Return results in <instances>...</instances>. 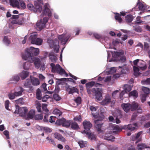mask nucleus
Returning a JSON list of instances; mask_svg holds the SVG:
<instances>
[{
	"mask_svg": "<svg viewBox=\"0 0 150 150\" xmlns=\"http://www.w3.org/2000/svg\"><path fill=\"white\" fill-rule=\"evenodd\" d=\"M107 62H110L118 60L120 62H124L126 61L124 52H117L107 51Z\"/></svg>",
	"mask_w": 150,
	"mask_h": 150,
	"instance_id": "1",
	"label": "nucleus"
},
{
	"mask_svg": "<svg viewBox=\"0 0 150 150\" xmlns=\"http://www.w3.org/2000/svg\"><path fill=\"white\" fill-rule=\"evenodd\" d=\"M39 53V50L38 48L31 47L25 49L24 53L22 55V58L23 59L28 60L30 62H33L34 58L33 57V54L37 55Z\"/></svg>",
	"mask_w": 150,
	"mask_h": 150,
	"instance_id": "2",
	"label": "nucleus"
},
{
	"mask_svg": "<svg viewBox=\"0 0 150 150\" xmlns=\"http://www.w3.org/2000/svg\"><path fill=\"white\" fill-rule=\"evenodd\" d=\"M98 120H96L95 121V126L98 132V134L100 138H103L104 139L109 140V141H113L115 137L112 135H111V132H110V130L107 131L108 132H106V129L105 130L106 133L104 135L103 132L101 129L102 126V123L101 122L99 124H98Z\"/></svg>",
	"mask_w": 150,
	"mask_h": 150,
	"instance_id": "3",
	"label": "nucleus"
},
{
	"mask_svg": "<svg viewBox=\"0 0 150 150\" xmlns=\"http://www.w3.org/2000/svg\"><path fill=\"white\" fill-rule=\"evenodd\" d=\"M85 130L81 133L83 134H86L88 136L89 139L92 140H95L96 139V137L93 134H91L89 132H87L90 130L92 127V124L89 121L86 120L84 121L83 123Z\"/></svg>",
	"mask_w": 150,
	"mask_h": 150,
	"instance_id": "4",
	"label": "nucleus"
},
{
	"mask_svg": "<svg viewBox=\"0 0 150 150\" xmlns=\"http://www.w3.org/2000/svg\"><path fill=\"white\" fill-rule=\"evenodd\" d=\"M87 92L89 94H93L94 95L97 101L101 100L103 98V91L101 88H93L92 89L88 88Z\"/></svg>",
	"mask_w": 150,
	"mask_h": 150,
	"instance_id": "5",
	"label": "nucleus"
},
{
	"mask_svg": "<svg viewBox=\"0 0 150 150\" xmlns=\"http://www.w3.org/2000/svg\"><path fill=\"white\" fill-rule=\"evenodd\" d=\"M50 66L52 67V72H57L60 75L64 76H67L68 74L67 73L59 64H57L55 65L54 63H51L50 64Z\"/></svg>",
	"mask_w": 150,
	"mask_h": 150,
	"instance_id": "6",
	"label": "nucleus"
},
{
	"mask_svg": "<svg viewBox=\"0 0 150 150\" xmlns=\"http://www.w3.org/2000/svg\"><path fill=\"white\" fill-rule=\"evenodd\" d=\"M38 35L37 33L36 32L31 33L29 40L31 42L32 44L41 45L43 40L42 39L38 38Z\"/></svg>",
	"mask_w": 150,
	"mask_h": 150,
	"instance_id": "7",
	"label": "nucleus"
},
{
	"mask_svg": "<svg viewBox=\"0 0 150 150\" xmlns=\"http://www.w3.org/2000/svg\"><path fill=\"white\" fill-rule=\"evenodd\" d=\"M90 108L92 112V114L93 117L95 119L94 120V121L95 122L96 120H98V124L101 122L100 121L103 120L104 118V116L103 114L102 113H100L99 115V113H97L96 114H94L93 113L96 111V110L98 108V107L91 106H90Z\"/></svg>",
	"mask_w": 150,
	"mask_h": 150,
	"instance_id": "8",
	"label": "nucleus"
},
{
	"mask_svg": "<svg viewBox=\"0 0 150 150\" xmlns=\"http://www.w3.org/2000/svg\"><path fill=\"white\" fill-rule=\"evenodd\" d=\"M138 107V104L135 102H133L132 105L128 103H123L122 107L125 111L127 112L129 110L133 111L135 110Z\"/></svg>",
	"mask_w": 150,
	"mask_h": 150,
	"instance_id": "9",
	"label": "nucleus"
},
{
	"mask_svg": "<svg viewBox=\"0 0 150 150\" xmlns=\"http://www.w3.org/2000/svg\"><path fill=\"white\" fill-rule=\"evenodd\" d=\"M28 110L26 107H22L19 108L18 106H16V110L14 113L18 114L19 115L25 119L26 114L28 113Z\"/></svg>",
	"mask_w": 150,
	"mask_h": 150,
	"instance_id": "10",
	"label": "nucleus"
},
{
	"mask_svg": "<svg viewBox=\"0 0 150 150\" xmlns=\"http://www.w3.org/2000/svg\"><path fill=\"white\" fill-rule=\"evenodd\" d=\"M31 82L33 85L34 86H37L40 84L39 81L38 79L30 77V80L27 79L24 84V86L26 88H31Z\"/></svg>",
	"mask_w": 150,
	"mask_h": 150,
	"instance_id": "11",
	"label": "nucleus"
},
{
	"mask_svg": "<svg viewBox=\"0 0 150 150\" xmlns=\"http://www.w3.org/2000/svg\"><path fill=\"white\" fill-rule=\"evenodd\" d=\"M70 37V35L69 34L66 33L58 35V38L61 44L65 45Z\"/></svg>",
	"mask_w": 150,
	"mask_h": 150,
	"instance_id": "12",
	"label": "nucleus"
},
{
	"mask_svg": "<svg viewBox=\"0 0 150 150\" xmlns=\"http://www.w3.org/2000/svg\"><path fill=\"white\" fill-rule=\"evenodd\" d=\"M47 42L49 44L50 47L53 48L54 50L56 52H58L59 50V42L57 40L52 41V40L48 39L47 40Z\"/></svg>",
	"mask_w": 150,
	"mask_h": 150,
	"instance_id": "13",
	"label": "nucleus"
},
{
	"mask_svg": "<svg viewBox=\"0 0 150 150\" xmlns=\"http://www.w3.org/2000/svg\"><path fill=\"white\" fill-rule=\"evenodd\" d=\"M122 88L123 90L121 92L119 96L121 100L123 99V96L125 93L129 92L131 90L132 86L127 84H125L123 86Z\"/></svg>",
	"mask_w": 150,
	"mask_h": 150,
	"instance_id": "14",
	"label": "nucleus"
},
{
	"mask_svg": "<svg viewBox=\"0 0 150 150\" xmlns=\"http://www.w3.org/2000/svg\"><path fill=\"white\" fill-rule=\"evenodd\" d=\"M47 19H39L36 23L38 30H41L45 25V23L47 22Z\"/></svg>",
	"mask_w": 150,
	"mask_h": 150,
	"instance_id": "15",
	"label": "nucleus"
},
{
	"mask_svg": "<svg viewBox=\"0 0 150 150\" xmlns=\"http://www.w3.org/2000/svg\"><path fill=\"white\" fill-rule=\"evenodd\" d=\"M134 65H137L138 67L142 70L145 69L146 66L144 64V62L138 59H136L133 62Z\"/></svg>",
	"mask_w": 150,
	"mask_h": 150,
	"instance_id": "16",
	"label": "nucleus"
},
{
	"mask_svg": "<svg viewBox=\"0 0 150 150\" xmlns=\"http://www.w3.org/2000/svg\"><path fill=\"white\" fill-rule=\"evenodd\" d=\"M112 102L111 98L110 96L108 94L105 95L104 99L101 102V105H108Z\"/></svg>",
	"mask_w": 150,
	"mask_h": 150,
	"instance_id": "17",
	"label": "nucleus"
},
{
	"mask_svg": "<svg viewBox=\"0 0 150 150\" xmlns=\"http://www.w3.org/2000/svg\"><path fill=\"white\" fill-rule=\"evenodd\" d=\"M120 130V128L116 125H113L112 124L110 125L109 126L107 129L106 131L110 130V132L113 133H115L118 132ZM108 131H106V132H108Z\"/></svg>",
	"mask_w": 150,
	"mask_h": 150,
	"instance_id": "18",
	"label": "nucleus"
},
{
	"mask_svg": "<svg viewBox=\"0 0 150 150\" xmlns=\"http://www.w3.org/2000/svg\"><path fill=\"white\" fill-rule=\"evenodd\" d=\"M43 12L44 13L48 16L49 18H50L52 15L51 12L49 9L50 6L48 3L45 4L44 6Z\"/></svg>",
	"mask_w": 150,
	"mask_h": 150,
	"instance_id": "19",
	"label": "nucleus"
},
{
	"mask_svg": "<svg viewBox=\"0 0 150 150\" xmlns=\"http://www.w3.org/2000/svg\"><path fill=\"white\" fill-rule=\"evenodd\" d=\"M142 132H139L136 135H133L132 136V139L133 140L136 141V143H138L141 140V135Z\"/></svg>",
	"mask_w": 150,
	"mask_h": 150,
	"instance_id": "20",
	"label": "nucleus"
},
{
	"mask_svg": "<svg viewBox=\"0 0 150 150\" xmlns=\"http://www.w3.org/2000/svg\"><path fill=\"white\" fill-rule=\"evenodd\" d=\"M102 84L100 83H95L94 81H91L88 82L86 84V86L88 88L92 87L93 86H95L96 88L98 87H100L102 86Z\"/></svg>",
	"mask_w": 150,
	"mask_h": 150,
	"instance_id": "21",
	"label": "nucleus"
},
{
	"mask_svg": "<svg viewBox=\"0 0 150 150\" xmlns=\"http://www.w3.org/2000/svg\"><path fill=\"white\" fill-rule=\"evenodd\" d=\"M66 90L67 91L69 92V94H72L74 92H77L78 90L75 87H71L69 86H66Z\"/></svg>",
	"mask_w": 150,
	"mask_h": 150,
	"instance_id": "22",
	"label": "nucleus"
},
{
	"mask_svg": "<svg viewBox=\"0 0 150 150\" xmlns=\"http://www.w3.org/2000/svg\"><path fill=\"white\" fill-rule=\"evenodd\" d=\"M97 148L99 150H109L108 146L101 143H99L98 144Z\"/></svg>",
	"mask_w": 150,
	"mask_h": 150,
	"instance_id": "23",
	"label": "nucleus"
},
{
	"mask_svg": "<svg viewBox=\"0 0 150 150\" xmlns=\"http://www.w3.org/2000/svg\"><path fill=\"white\" fill-rule=\"evenodd\" d=\"M33 62H34L35 68L38 69L40 67V65L42 63V59L41 60L39 58H34Z\"/></svg>",
	"mask_w": 150,
	"mask_h": 150,
	"instance_id": "24",
	"label": "nucleus"
},
{
	"mask_svg": "<svg viewBox=\"0 0 150 150\" xmlns=\"http://www.w3.org/2000/svg\"><path fill=\"white\" fill-rule=\"evenodd\" d=\"M127 12H125L124 11H122L120 12V13H114L115 15V19H122L121 16H125L127 14Z\"/></svg>",
	"mask_w": 150,
	"mask_h": 150,
	"instance_id": "25",
	"label": "nucleus"
},
{
	"mask_svg": "<svg viewBox=\"0 0 150 150\" xmlns=\"http://www.w3.org/2000/svg\"><path fill=\"white\" fill-rule=\"evenodd\" d=\"M138 126L137 123H134L132 125L131 124H129L127 125L125 127L126 128L130 131H133L135 130L138 127Z\"/></svg>",
	"mask_w": 150,
	"mask_h": 150,
	"instance_id": "26",
	"label": "nucleus"
},
{
	"mask_svg": "<svg viewBox=\"0 0 150 150\" xmlns=\"http://www.w3.org/2000/svg\"><path fill=\"white\" fill-rule=\"evenodd\" d=\"M35 111L33 110H31L28 113H27L26 114V119H31L35 115Z\"/></svg>",
	"mask_w": 150,
	"mask_h": 150,
	"instance_id": "27",
	"label": "nucleus"
},
{
	"mask_svg": "<svg viewBox=\"0 0 150 150\" xmlns=\"http://www.w3.org/2000/svg\"><path fill=\"white\" fill-rule=\"evenodd\" d=\"M9 1L10 4L13 7H19V3L17 0H9Z\"/></svg>",
	"mask_w": 150,
	"mask_h": 150,
	"instance_id": "28",
	"label": "nucleus"
},
{
	"mask_svg": "<svg viewBox=\"0 0 150 150\" xmlns=\"http://www.w3.org/2000/svg\"><path fill=\"white\" fill-rule=\"evenodd\" d=\"M146 145L144 144H139L137 145V150H142L143 149H144V150H148V147Z\"/></svg>",
	"mask_w": 150,
	"mask_h": 150,
	"instance_id": "29",
	"label": "nucleus"
},
{
	"mask_svg": "<svg viewBox=\"0 0 150 150\" xmlns=\"http://www.w3.org/2000/svg\"><path fill=\"white\" fill-rule=\"evenodd\" d=\"M12 24L21 25L24 22L23 19H12L11 21Z\"/></svg>",
	"mask_w": 150,
	"mask_h": 150,
	"instance_id": "30",
	"label": "nucleus"
},
{
	"mask_svg": "<svg viewBox=\"0 0 150 150\" xmlns=\"http://www.w3.org/2000/svg\"><path fill=\"white\" fill-rule=\"evenodd\" d=\"M54 137L59 140L60 141L62 142H64L66 141V139L64 137L58 133H55Z\"/></svg>",
	"mask_w": 150,
	"mask_h": 150,
	"instance_id": "31",
	"label": "nucleus"
},
{
	"mask_svg": "<svg viewBox=\"0 0 150 150\" xmlns=\"http://www.w3.org/2000/svg\"><path fill=\"white\" fill-rule=\"evenodd\" d=\"M29 75V72L27 71H23L20 74V76L22 79L26 78Z\"/></svg>",
	"mask_w": 150,
	"mask_h": 150,
	"instance_id": "32",
	"label": "nucleus"
},
{
	"mask_svg": "<svg viewBox=\"0 0 150 150\" xmlns=\"http://www.w3.org/2000/svg\"><path fill=\"white\" fill-rule=\"evenodd\" d=\"M70 126L71 129L74 130L78 129L79 128L77 123L72 120Z\"/></svg>",
	"mask_w": 150,
	"mask_h": 150,
	"instance_id": "33",
	"label": "nucleus"
},
{
	"mask_svg": "<svg viewBox=\"0 0 150 150\" xmlns=\"http://www.w3.org/2000/svg\"><path fill=\"white\" fill-rule=\"evenodd\" d=\"M135 17V13L134 12H132L129 13V12H127L125 17V19H133Z\"/></svg>",
	"mask_w": 150,
	"mask_h": 150,
	"instance_id": "34",
	"label": "nucleus"
},
{
	"mask_svg": "<svg viewBox=\"0 0 150 150\" xmlns=\"http://www.w3.org/2000/svg\"><path fill=\"white\" fill-rule=\"evenodd\" d=\"M28 61L29 62H25L23 64V68L25 70H28L31 66L30 63L32 62H30L28 60Z\"/></svg>",
	"mask_w": 150,
	"mask_h": 150,
	"instance_id": "35",
	"label": "nucleus"
},
{
	"mask_svg": "<svg viewBox=\"0 0 150 150\" xmlns=\"http://www.w3.org/2000/svg\"><path fill=\"white\" fill-rule=\"evenodd\" d=\"M53 113L54 115H56L55 116L56 117L57 119H58L59 117L62 114V113L61 111L57 109H55L54 110Z\"/></svg>",
	"mask_w": 150,
	"mask_h": 150,
	"instance_id": "36",
	"label": "nucleus"
},
{
	"mask_svg": "<svg viewBox=\"0 0 150 150\" xmlns=\"http://www.w3.org/2000/svg\"><path fill=\"white\" fill-rule=\"evenodd\" d=\"M49 57L50 59L53 62H55L57 60V57L54 55L53 52H51L49 54Z\"/></svg>",
	"mask_w": 150,
	"mask_h": 150,
	"instance_id": "37",
	"label": "nucleus"
},
{
	"mask_svg": "<svg viewBox=\"0 0 150 150\" xmlns=\"http://www.w3.org/2000/svg\"><path fill=\"white\" fill-rule=\"evenodd\" d=\"M3 41L4 43L7 46L10 43V40L7 36H5L4 37Z\"/></svg>",
	"mask_w": 150,
	"mask_h": 150,
	"instance_id": "38",
	"label": "nucleus"
},
{
	"mask_svg": "<svg viewBox=\"0 0 150 150\" xmlns=\"http://www.w3.org/2000/svg\"><path fill=\"white\" fill-rule=\"evenodd\" d=\"M18 91L15 92V95L16 96H21L22 95L23 90L22 88L19 87L17 88Z\"/></svg>",
	"mask_w": 150,
	"mask_h": 150,
	"instance_id": "39",
	"label": "nucleus"
},
{
	"mask_svg": "<svg viewBox=\"0 0 150 150\" xmlns=\"http://www.w3.org/2000/svg\"><path fill=\"white\" fill-rule=\"evenodd\" d=\"M127 96L129 97L133 96L134 98H137L138 96V94L137 91L134 90L129 93Z\"/></svg>",
	"mask_w": 150,
	"mask_h": 150,
	"instance_id": "40",
	"label": "nucleus"
},
{
	"mask_svg": "<svg viewBox=\"0 0 150 150\" xmlns=\"http://www.w3.org/2000/svg\"><path fill=\"white\" fill-rule=\"evenodd\" d=\"M55 123L57 125H62L63 126V124L64 123L65 119L62 118L60 119H57Z\"/></svg>",
	"mask_w": 150,
	"mask_h": 150,
	"instance_id": "41",
	"label": "nucleus"
},
{
	"mask_svg": "<svg viewBox=\"0 0 150 150\" xmlns=\"http://www.w3.org/2000/svg\"><path fill=\"white\" fill-rule=\"evenodd\" d=\"M71 121V120H66L65 119L63 127L67 128L69 127L70 126Z\"/></svg>",
	"mask_w": 150,
	"mask_h": 150,
	"instance_id": "42",
	"label": "nucleus"
},
{
	"mask_svg": "<svg viewBox=\"0 0 150 150\" xmlns=\"http://www.w3.org/2000/svg\"><path fill=\"white\" fill-rule=\"evenodd\" d=\"M120 71H121V74H126L128 72V69L126 67H119Z\"/></svg>",
	"mask_w": 150,
	"mask_h": 150,
	"instance_id": "43",
	"label": "nucleus"
},
{
	"mask_svg": "<svg viewBox=\"0 0 150 150\" xmlns=\"http://www.w3.org/2000/svg\"><path fill=\"white\" fill-rule=\"evenodd\" d=\"M116 70L115 67H112L110 68L109 71L106 70V72L107 73V74H113L115 72Z\"/></svg>",
	"mask_w": 150,
	"mask_h": 150,
	"instance_id": "44",
	"label": "nucleus"
},
{
	"mask_svg": "<svg viewBox=\"0 0 150 150\" xmlns=\"http://www.w3.org/2000/svg\"><path fill=\"white\" fill-rule=\"evenodd\" d=\"M35 105L38 111L39 112H41L42 111V109L41 104L38 101H36Z\"/></svg>",
	"mask_w": 150,
	"mask_h": 150,
	"instance_id": "45",
	"label": "nucleus"
},
{
	"mask_svg": "<svg viewBox=\"0 0 150 150\" xmlns=\"http://www.w3.org/2000/svg\"><path fill=\"white\" fill-rule=\"evenodd\" d=\"M137 5L138 6V8L139 10L144 11L146 7L142 3L140 2L138 3Z\"/></svg>",
	"mask_w": 150,
	"mask_h": 150,
	"instance_id": "46",
	"label": "nucleus"
},
{
	"mask_svg": "<svg viewBox=\"0 0 150 150\" xmlns=\"http://www.w3.org/2000/svg\"><path fill=\"white\" fill-rule=\"evenodd\" d=\"M139 67L134 66L133 67V70L134 71V75L136 76H137L139 74Z\"/></svg>",
	"mask_w": 150,
	"mask_h": 150,
	"instance_id": "47",
	"label": "nucleus"
},
{
	"mask_svg": "<svg viewBox=\"0 0 150 150\" xmlns=\"http://www.w3.org/2000/svg\"><path fill=\"white\" fill-rule=\"evenodd\" d=\"M36 96L38 100H40L41 97V92L39 89H38L36 92Z\"/></svg>",
	"mask_w": 150,
	"mask_h": 150,
	"instance_id": "48",
	"label": "nucleus"
},
{
	"mask_svg": "<svg viewBox=\"0 0 150 150\" xmlns=\"http://www.w3.org/2000/svg\"><path fill=\"white\" fill-rule=\"evenodd\" d=\"M19 77L17 75H15L13 76L11 79L12 81H13L15 82H18L19 80Z\"/></svg>",
	"mask_w": 150,
	"mask_h": 150,
	"instance_id": "49",
	"label": "nucleus"
},
{
	"mask_svg": "<svg viewBox=\"0 0 150 150\" xmlns=\"http://www.w3.org/2000/svg\"><path fill=\"white\" fill-rule=\"evenodd\" d=\"M42 9V7L40 4L35 6L34 8V9L35 10V11H41Z\"/></svg>",
	"mask_w": 150,
	"mask_h": 150,
	"instance_id": "50",
	"label": "nucleus"
},
{
	"mask_svg": "<svg viewBox=\"0 0 150 150\" xmlns=\"http://www.w3.org/2000/svg\"><path fill=\"white\" fill-rule=\"evenodd\" d=\"M142 90L143 92L146 95L148 94L149 93V89L147 88L142 87Z\"/></svg>",
	"mask_w": 150,
	"mask_h": 150,
	"instance_id": "51",
	"label": "nucleus"
},
{
	"mask_svg": "<svg viewBox=\"0 0 150 150\" xmlns=\"http://www.w3.org/2000/svg\"><path fill=\"white\" fill-rule=\"evenodd\" d=\"M78 144H79L81 148H83V147L85 146V145L86 144V142L80 141L78 142Z\"/></svg>",
	"mask_w": 150,
	"mask_h": 150,
	"instance_id": "52",
	"label": "nucleus"
},
{
	"mask_svg": "<svg viewBox=\"0 0 150 150\" xmlns=\"http://www.w3.org/2000/svg\"><path fill=\"white\" fill-rule=\"evenodd\" d=\"M8 97L10 99H13L15 98V96H16L15 93H10L8 95Z\"/></svg>",
	"mask_w": 150,
	"mask_h": 150,
	"instance_id": "53",
	"label": "nucleus"
},
{
	"mask_svg": "<svg viewBox=\"0 0 150 150\" xmlns=\"http://www.w3.org/2000/svg\"><path fill=\"white\" fill-rule=\"evenodd\" d=\"M23 99L22 98H20L16 100V103L18 104H23L24 103Z\"/></svg>",
	"mask_w": 150,
	"mask_h": 150,
	"instance_id": "54",
	"label": "nucleus"
},
{
	"mask_svg": "<svg viewBox=\"0 0 150 150\" xmlns=\"http://www.w3.org/2000/svg\"><path fill=\"white\" fill-rule=\"evenodd\" d=\"M74 121L78 122H81L82 121V118L80 115L76 116L74 119Z\"/></svg>",
	"mask_w": 150,
	"mask_h": 150,
	"instance_id": "55",
	"label": "nucleus"
},
{
	"mask_svg": "<svg viewBox=\"0 0 150 150\" xmlns=\"http://www.w3.org/2000/svg\"><path fill=\"white\" fill-rule=\"evenodd\" d=\"M56 118V116H51L49 120V121L51 123H54L55 122Z\"/></svg>",
	"mask_w": 150,
	"mask_h": 150,
	"instance_id": "56",
	"label": "nucleus"
},
{
	"mask_svg": "<svg viewBox=\"0 0 150 150\" xmlns=\"http://www.w3.org/2000/svg\"><path fill=\"white\" fill-rule=\"evenodd\" d=\"M142 83L143 84H150V78H148L145 80L142 81Z\"/></svg>",
	"mask_w": 150,
	"mask_h": 150,
	"instance_id": "57",
	"label": "nucleus"
},
{
	"mask_svg": "<svg viewBox=\"0 0 150 150\" xmlns=\"http://www.w3.org/2000/svg\"><path fill=\"white\" fill-rule=\"evenodd\" d=\"M47 105L45 104H42V108L43 110L45 112H48V110L47 108Z\"/></svg>",
	"mask_w": 150,
	"mask_h": 150,
	"instance_id": "58",
	"label": "nucleus"
},
{
	"mask_svg": "<svg viewBox=\"0 0 150 150\" xmlns=\"http://www.w3.org/2000/svg\"><path fill=\"white\" fill-rule=\"evenodd\" d=\"M104 82H108L110 81L111 79V76H108L104 78Z\"/></svg>",
	"mask_w": 150,
	"mask_h": 150,
	"instance_id": "59",
	"label": "nucleus"
},
{
	"mask_svg": "<svg viewBox=\"0 0 150 150\" xmlns=\"http://www.w3.org/2000/svg\"><path fill=\"white\" fill-rule=\"evenodd\" d=\"M43 118V115L42 114L37 115L35 116V119L37 120H41Z\"/></svg>",
	"mask_w": 150,
	"mask_h": 150,
	"instance_id": "60",
	"label": "nucleus"
},
{
	"mask_svg": "<svg viewBox=\"0 0 150 150\" xmlns=\"http://www.w3.org/2000/svg\"><path fill=\"white\" fill-rule=\"evenodd\" d=\"M74 101L77 103V105H78L79 104H80L81 103V98L79 97H77L76 99H75Z\"/></svg>",
	"mask_w": 150,
	"mask_h": 150,
	"instance_id": "61",
	"label": "nucleus"
},
{
	"mask_svg": "<svg viewBox=\"0 0 150 150\" xmlns=\"http://www.w3.org/2000/svg\"><path fill=\"white\" fill-rule=\"evenodd\" d=\"M27 7L29 9L34 11H35V10L34 9V7L32 4H28L27 5Z\"/></svg>",
	"mask_w": 150,
	"mask_h": 150,
	"instance_id": "62",
	"label": "nucleus"
},
{
	"mask_svg": "<svg viewBox=\"0 0 150 150\" xmlns=\"http://www.w3.org/2000/svg\"><path fill=\"white\" fill-rule=\"evenodd\" d=\"M54 98L56 101L59 100L61 99L60 97L57 94H54L53 96Z\"/></svg>",
	"mask_w": 150,
	"mask_h": 150,
	"instance_id": "63",
	"label": "nucleus"
},
{
	"mask_svg": "<svg viewBox=\"0 0 150 150\" xmlns=\"http://www.w3.org/2000/svg\"><path fill=\"white\" fill-rule=\"evenodd\" d=\"M50 97V96L48 95H45L42 98V100L43 102H45L47 101L48 99Z\"/></svg>",
	"mask_w": 150,
	"mask_h": 150,
	"instance_id": "64",
	"label": "nucleus"
}]
</instances>
